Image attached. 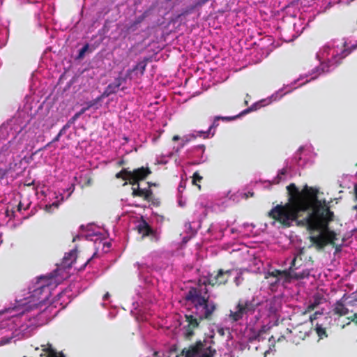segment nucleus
Wrapping results in <instances>:
<instances>
[{
    "label": "nucleus",
    "instance_id": "obj_1",
    "mask_svg": "<svg viewBox=\"0 0 357 357\" xmlns=\"http://www.w3.org/2000/svg\"><path fill=\"white\" fill-rule=\"evenodd\" d=\"M288 202L277 204L268 213V216L289 227L293 222L298 226L305 227L310 232L318 231L311 235L309 240L317 250H322L327 245L335 249V253L342 250V244H337V234L329 228V224L334 220V213L330 209L329 203L317 198L318 190L305 185L300 190L295 183L287 186Z\"/></svg>",
    "mask_w": 357,
    "mask_h": 357
},
{
    "label": "nucleus",
    "instance_id": "obj_2",
    "mask_svg": "<svg viewBox=\"0 0 357 357\" xmlns=\"http://www.w3.org/2000/svg\"><path fill=\"white\" fill-rule=\"evenodd\" d=\"M351 52V47L344 39L332 40L319 48L316 59L321 67H334L342 64Z\"/></svg>",
    "mask_w": 357,
    "mask_h": 357
},
{
    "label": "nucleus",
    "instance_id": "obj_3",
    "mask_svg": "<svg viewBox=\"0 0 357 357\" xmlns=\"http://www.w3.org/2000/svg\"><path fill=\"white\" fill-rule=\"evenodd\" d=\"M202 291L200 288L190 289L185 294V299L193 305L192 313L198 319L211 321L217 310V304L209 300L208 289H204V295H202Z\"/></svg>",
    "mask_w": 357,
    "mask_h": 357
},
{
    "label": "nucleus",
    "instance_id": "obj_4",
    "mask_svg": "<svg viewBox=\"0 0 357 357\" xmlns=\"http://www.w3.org/2000/svg\"><path fill=\"white\" fill-rule=\"evenodd\" d=\"M259 303L257 302L255 298L252 299L240 298L236 305V310L231 311L229 318L233 321H238L244 316L254 314Z\"/></svg>",
    "mask_w": 357,
    "mask_h": 357
},
{
    "label": "nucleus",
    "instance_id": "obj_5",
    "mask_svg": "<svg viewBox=\"0 0 357 357\" xmlns=\"http://www.w3.org/2000/svg\"><path fill=\"white\" fill-rule=\"evenodd\" d=\"M321 315H323L322 311H316L314 313L311 314L309 318L312 327L318 337V340L328 338L330 334L331 317H324V319L314 323L318 319V317Z\"/></svg>",
    "mask_w": 357,
    "mask_h": 357
},
{
    "label": "nucleus",
    "instance_id": "obj_6",
    "mask_svg": "<svg viewBox=\"0 0 357 357\" xmlns=\"http://www.w3.org/2000/svg\"><path fill=\"white\" fill-rule=\"evenodd\" d=\"M216 350L208 346L206 342L197 341L188 348H184L181 355L184 357H213Z\"/></svg>",
    "mask_w": 357,
    "mask_h": 357
},
{
    "label": "nucleus",
    "instance_id": "obj_7",
    "mask_svg": "<svg viewBox=\"0 0 357 357\" xmlns=\"http://www.w3.org/2000/svg\"><path fill=\"white\" fill-rule=\"evenodd\" d=\"M138 69L139 68H130L125 73L123 71L120 72L118 77L115 78L114 82L110 83L106 87L102 95L107 97L116 93L119 89L123 91L127 89V86L126 84L128 79H130V75Z\"/></svg>",
    "mask_w": 357,
    "mask_h": 357
},
{
    "label": "nucleus",
    "instance_id": "obj_8",
    "mask_svg": "<svg viewBox=\"0 0 357 357\" xmlns=\"http://www.w3.org/2000/svg\"><path fill=\"white\" fill-rule=\"evenodd\" d=\"M231 272V270L219 269L216 273H208L202 284L211 287L225 285L229 280Z\"/></svg>",
    "mask_w": 357,
    "mask_h": 357
},
{
    "label": "nucleus",
    "instance_id": "obj_9",
    "mask_svg": "<svg viewBox=\"0 0 357 357\" xmlns=\"http://www.w3.org/2000/svg\"><path fill=\"white\" fill-rule=\"evenodd\" d=\"M268 275L273 278H275V283L278 281L279 276H284L285 278H294L296 280H301L307 278L310 275V269H303L301 273H291L289 270L280 271L275 269L274 271L269 272Z\"/></svg>",
    "mask_w": 357,
    "mask_h": 357
},
{
    "label": "nucleus",
    "instance_id": "obj_10",
    "mask_svg": "<svg viewBox=\"0 0 357 357\" xmlns=\"http://www.w3.org/2000/svg\"><path fill=\"white\" fill-rule=\"evenodd\" d=\"M132 196L134 197H142L144 200L151 202L154 206H158L160 202L154 198L153 191L151 188H141L139 184L132 187Z\"/></svg>",
    "mask_w": 357,
    "mask_h": 357
},
{
    "label": "nucleus",
    "instance_id": "obj_11",
    "mask_svg": "<svg viewBox=\"0 0 357 357\" xmlns=\"http://www.w3.org/2000/svg\"><path fill=\"white\" fill-rule=\"evenodd\" d=\"M292 24H293V33L291 35V36H287L286 35V32L284 31V34L282 35V37L284 38V40L286 42H291L294 40L295 38L298 37L303 31L305 29V20L299 18H292Z\"/></svg>",
    "mask_w": 357,
    "mask_h": 357
},
{
    "label": "nucleus",
    "instance_id": "obj_12",
    "mask_svg": "<svg viewBox=\"0 0 357 357\" xmlns=\"http://www.w3.org/2000/svg\"><path fill=\"white\" fill-rule=\"evenodd\" d=\"M151 174V169L149 167H144L130 171V184L132 186L139 184V181L145 179Z\"/></svg>",
    "mask_w": 357,
    "mask_h": 357
},
{
    "label": "nucleus",
    "instance_id": "obj_13",
    "mask_svg": "<svg viewBox=\"0 0 357 357\" xmlns=\"http://www.w3.org/2000/svg\"><path fill=\"white\" fill-rule=\"evenodd\" d=\"M185 321L188 324L185 327V336L187 337H190L194 335L195 329L197 328L203 319H198L196 314H185Z\"/></svg>",
    "mask_w": 357,
    "mask_h": 357
},
{
    "label": "nucleus",
    "instance_id": "obj_14",
    "mask_svg": "<svg viewBox=\"0 0 357 357\" xmlns=\"http://www.w3.org/2000/svg\"><path fill=\"white\" fill-rule=\"evenodd\" d=\"M305 248L299 249L298 252L295 254L294 259H292L290 267L288 269L291 273H296L295 271L301 268L307 263L306 258L303 259V256L305 255Z\"/></svg>",
    "mask_w": 357,
    "mask_h": 357
},
{
    "label": "nucleus",
    "instance_id": "obj_15",
    "mask_svg": "<svg viewBox=\"0 0 357 357\" xmlns=\"http://www.w3.org/2000/svg\"><path fill=\"white\" fill-rule=\"evenodd\" d=\"M77 259V250L73 249L65 254L61 262L57 264V270H66L70 268Z\"/></svg>",
    "mask_w": 357,
    "mask_h": 357
},
{
    "label": "nucleus",
    "instance_id": "obj_16",
    "mask_svg": "<svg viewBox=\"0 0 357 357\" xmlns=\"http://www.w3.org/2000/svg\"><path fill=\"white\" fill-rule=\"evenodd\" d=\"M345 295L340 300L337 301L333 305V313L338 317H343L349 314V310L344 303Z\"/></svg>",
    "mask_w": 357,
    "mask_h": 357
},
{
    "label": "nucleus",
    "instance_id": "obj_17",
    "mask_svg": "<svg viewBox=\"0 0 357 357\" xmlns=\"http://www.w3.org/2000/svg\"><path fill=\"white\" fill-rule=\"evenodd\" d=\"M137 230L138 233L142 235V237L154 235L155 234V231L152 229V227L149 225V223L142 218L138 222V224L137 225Z\"/></svg>",
    "mask_w": 357,
    "mask_h": 357
},
{
    "label": "nucleus",
    "instance_id": "obj_18",
    "mask_svg": "<svg viewBox=\"0 0 357 357\" xmlns=\"http://www.w3.org/2000/svg\"><path fill=\"white\" fill-rule=\"evenodd\" d=\"M89 52V43L85 42L83 45H79L77 49L72 53V56L75 61H82L86 54Z\"/></svg>",
    "mask_w": 357,
    "mask_h": 357
},
{
    "label": "nucleus",
    "instance_id": "obj_19",
    "mask_svg": "<svg viewBox=\"0 0 357 357\" xmlns=\"http://www.w3.org/2000/svg\"><path fill=\"white\" fill-rule=\"evenodd\" d=\"M220 120V116H216L214 117L212 124L209 126L208 129L206 132H199V136L204 135V138H208L209 135L211 137L214 136L215 133V129L219 126L218 121Z\"/></svg>",
    "mask_w": 357,
    "mask_h": 357
},
{
    "label": "nucleus",
    "instance_id": "obj_20",
    "mask_svg": "<svg viewBox=\"0 0 357 357\" xmlns=\"http://www.w3.org/2000/svg\"><path fill=\"white\" fill-rule=\"evenodd\" d=\"M91 236V241H94V247L96 250V252L93 254V256L91 257V260L96 257L98 256V250L100 247H102V248L105 247L106 243L103 241V240L98 237V235L95 233H91L90 234Z\"/></svg>",
    "mask_w": 357,
    "mask_h": 357
},
{
    "label": "nucleus",
    "instance_id": "obj_21",
    "mask_svg": "<svg viewBox=\"0 0 357 357\" xmlns=\"http://www.w3.org/2000/svg\"><path fill=\"white\" fill-rule=\"evenodd\" d=\"M43 351L45 352L44 354H40V357H65L62 352H56L51 344L47 346L42 345Z\"/></svg>",
    "mask_w": 357,
    "mask_h": 357
},
{
    "label": "nucleus",
    "instance_id": "obj_22",
    "mask_svg": "<svg viewBox=\"0 0 357 357\" xmlns=\"http://www.w3.org/2000/svg\"><path fill=\"white\" fill-rule=\"evenodd\" d=\"M322 301V297L320 296L318 294H316L313 296V300L311 301L306 308L305 309L304 312H303V314H305L307 313L311 312L314 310H315L321 303Z\"/></svg>",
    "mask_w": 357,
    "mask_h": 357
},
{
    "label": "nucleus",
    "instance_id": "obj_23",
    "mask_svg": "<svg viewBox=\"0 0 357 357\" xmlns=\"http://www.w3.org/2000/svg\"><path fill=\"white\" fill-rule=\"evenodd\" d=\"M116 178H122L124 181L130 182V171L127 169H123L116 174Z\"/></svg>",
    "mask_w": 357,
    "mask_h": 357
},
{
    "label": "nucleus",
    "instance_id": "obj_24",
    "mask_svg": "<svg viewBox=\"0 0 357 357\" xmlns=\"http://www.w3.org/2000/svg\"><path fill=\"white\" fill-rule=\"evenodd\" d=\"M302 326L303 325H300L295 328L294 333L299 338L304 340L307 336H308V334L307 331H302Z\"/></svg>",
    "mask_w": 357,
    "mask_h": 357
},
{
    "label": "nucleus",
    "instance_id": "obj_25",
    "mask_svg": "<svg viewBox=\"0 0 357 357\" xmlns=\"http://www.w3.org/2000/svg\"><path fill=\"white\" fill-rule=\"evenodd\" d=\"M204 280H205V278L203 279V280L199 279L198 280V282H197V286L195 287H191L190 289H199V288H200V289L202 290V295H204V289H207L206 287L208 286V285H205V284H202V282H204Z\"/></svg>",
    "mask_w": 357,
    "mask_h": 357
},
{
    "label": "nucleus",
    "instance_id": "obj_26",
    "mask_svg": "<svg viewBox=\"0 0 357 357\" xmlns=\"http://www.w3.org/2000/svg\"><path fill=\"white\" fill-rule=\"evenodd\" d=\"M347 319H349V321L347 322L345 325H343L342 328H344L345 326H349L351 322L354 323V324L357 326V312L354 313L352 316L347 317Z\"/></svg>",
    "mask_w": 357,
    "mask_h": 357
},
{
    "label": "nucleus",
    "instance_id": "obj_27",
    "mask_svg": "<svg viewBox=\"0 0 357 357\" xmlns=\"http://www.w3.org/2000/svg\"><path fill=\"white\" fill-rule=\"evenodd\" d=\"M47 289H48V286L42 284L33 291V294L34 296L39 295Z\"/></svg>",
    "mask_w": 357,
    "mask_h": 357
},
{
    "label": "nucleus",
    "instance_id": "obj_28",
    "mask_svg": "<svg viewBox=\"0 0 357 357\" xmlns=\"http://www.w3.org/2000/svg\"><path fill=\"white\" fill-rule=\"evenodd\" d=\"M202 176L199 175L198 172H195L192 176V183L197 185V182H200L202 180Z\"/></svg>",
    "mask_w": 357,
    "mask_h": 357
},
{
    "label": "nucleus",
    "instance_id": "obj_29",
    "mask_svg": "<svg viewBox=\"0 0 357 357\" xmlns=\"http://www.w3.org/2000/svg\"><path fill=\"white\" fill-rule=\"evenodd\" d=\"M237 118H238V116H236V115L234 116H220V120L224 121H231L236 119Z\"/></svg>",
    "mask_w": 357,
    "mask_h": 357
},
{
    "label": "nucleus",
    "instance_id": "obj_30",
    "mask_svg": "<svg viewBox=\"0 0 357 357\" xmlns=\"http://www.w3.org/2000/svg\"><path fill=\"white\" fill-rule=\"evenodd\" d=\"M47 57V52L45 51L41 59L43 61V64L45 65L47 67H48L49 66L50 67H52L53 64H52V63L48 64L47 63L45 62V59Z\"/></svg>",
    "mask_w": 357,
    "mask_h": 357
},
{
    "label": "nucleus",
    "instance_id": "obj_31",
    "mask_svg": "<svg viewBox=\"0 0 357 357\" xmlns=\"http://www.w3.org/2000/svg\"><path fill=\"white\" fill-rule=\"evenodd\" d=\"M252 108H247L245 109H244L243 111H242L240 114H238L237 116H238V117H241L246 114H248L249 112H252Z\"/></svg>",
    "mask_w": 357,
    "mask_h": 357
},
{
    "label": "nucleus",
    "instance_id": "obj_32",
    "mask_svg": "<svg viewBox=\"0 0 357 357\" xmlns=\"http://www.w3.org/2000/svg\"><path fill=\"white\" fill-rule=\"evenodd\" d=\"M261 106V105L260 104V102H256V103L253 104L252 105H251L249 108H252V111H255V110H257L258 108H259Z\"/></svg>",
    "mask_w": 357,
    "mask_h": 357
},
{
    "label": "nucleus",
    "instance_id": "obj_33",
    "mask_svg": "<svg viewBox=\"0 0 357 357\" xmlns=\"http://www.w3.org/2000/svg\"><path fill=\"white\" fill-rule=\"evenodd\" d=\"M225 328L222 327H218L217 328L218 333L222 337L225 336Z\"/></svg>",
    "mask_w": 357,
    "mask_h": 357
},
{
    "label": "nucleus",
    "instance_id": "obj_34",
    "mask_svg": "<svg viewBox=\"0 0 357 357\" xmlns=\"http://www.w3.org/2000/svg\"><path fill=\"white\" fill-rule=\"evenodd\" d=\"M67 127H68V126H67V125L64 126H63V127L60 130V131L59 132V133H58V134H59V135H60L61 136L62 135H63V134H64V132H65V131H66V128H67Z\"/></svg>",
    "mask_w": 357,
    "mask_h": 357
},
{
    "label": "nucleus",
    "instance_id": "obj_35",
    "mask_svg": "<svg viewBox=\"0 0 357 357\" xmlns=\"http://www.w3.org/2000/svg\"><path fill=\"white\" fill-rule=\"evenodd\" d=\"M255 195V193L253 192H248V193H245L244 194V196L245 197V199H248V197H253Z\"/></svg>",
    "mask_w": 357,
    "mask_h": 357
},
{
    "label": "nucleus",
    "instance_id": "obj_36",
    "mask_svg": "<svg viewBox=\"0 0 357 357\" xmlns=\"http://www.w3.org/2000/svg\"><path fill=\"white\" fill-rule=\"evenodd\" d=\"M61 135L57 134L56 135V137L52 140V142H59L60 140V138H61Z\"/></svg>",
    "mask_w": 357,
    "mask_h": 357
},
{
    "label": "nucleus",
    "instance_id": "obj_37",
    "mask_svg": "<svg viewBox=\"0 0 357 357\" xmlns=\"http://www.w3.org/2000/svg\"><path fill=\"white\" fill-rule=\"evenodd\" d=\"M53 143H54V142H52V141H51V142H49V143H47L45 146H44L43 148L40 149H39V151L45 150L47 147L50 146V145H51L52 144H53Z\"/></svg>",
    "mask_w": 357,
    "mask_h": 357
},
{
    "label": "nucleus",
    "instance_id": "obj_38",
    "mask_svg": "<svg viewBox=\"0 0 357 357\" xmlns=\"http://www.w3.org/2000/svg\"><path fill=\"white\" fill-rule=\"evenodd\" d=\"M240 277L238 276V277H236L235 279H234V283L236 284V286H239L240 285Z\"/></svg>",
    "mask_w": 357,
    "mask_h": 357
},
{
    "label": "nucleus",
    "instance_id": "obj_39",
    "mask_svg": "<svg viewBox=\"0 0 357 357\" xmlns=\"http://www.w3.org/2000/svg\"><path fill=\"white\" fill-rule=\"evenodd\" d=\"M52 206L57 207L59 205L56 202L53 203L52 205H46V208H50Z\"/></svg>",
    "mask_w": 357,
    "mask_h": 357
},
{
    "label": "nucleus",
    "instance_id": "obj_40",
    "mask_svg": "<svg viewBox=\"0 0 357 357\" xmlns=\"http://www.w3.org/2000/svg\"><path fill=\"white\" fill-rule=\"evenodd\" d=\"M180 139V137L178 135H174L172 137V140L174 142L178 141Z\"/></svg>",
    "mask_w": 357,
    "mask_h": 357
},
{
    "label": "nucleus",
    "instance_id": "obj_41",
    "mask_svg": "<svg viewBox=\"0 0 357 357\" xmlns=\"http://www.w3.org/2000/svg\"><path fill=\"white\" fill-rule=\"evenodd\" d=\"M125 164V161L123 160H121L118 162V166L121 167Z\"/></svg>",
    "mask_w": 357,
    "mask_h": 357
},
{
    "label": "nucleus",
    "instance_id": "obj_42",
    "mask_svg": "<svg viewBox=\"0 0 357 357\" xmlns=\"http://www.w3.org/2000/svg\"><path fill=\"white\" fill-rule=\"evenodd\" d=\"M148 185H149V188H150L151 186H156V183H151V182H148Z\"/></svg>",
    "mask_w": 357,
    "mask_h": 357
},
{
    "label": "nucleus",
    "instance_id": "obj_43",
    "mask_svg": "<svg viewBox=\"0 0 357 357\" xmlns=\"http://www.w3.org/2000/svg\"><path fill=\"white\" fill-rule=\"evenodd\" d=\"M109 296V293H106V294L103 296V300H104V301H106Z\"/></svg>",
    "mask_w": 357,
    "mask_h": 357
},
{
    "label": "nucleus",
    "instance_id": "obj_44",
    "mask_svg": "<svg viewBox=\"0 0 357 357\" xmlns=\"http://www.w3.org/2000/svg\"><path fill=\"white\" fill-rule=\"evenodd\" d=\"M22 204L21 202L19 203V204L17 205V211H21L22 209Z\"/></svg>",
    "mask_w": 357,
    "mask_h": 357
},
{
    "label": "nucleus",
    "instance_id": "obj_45",
    "mask_svg": "<svg viewBox=\"0 0 357 357\" xmlns=\"http://www.w3.org/2000/svg\"><path fill=\"white\" fill-rule=\"evenodd\" d=\"M262 332H263V331H262V330L259 331V334H258V335H257V337H255V338H258V339L259 340L260 334H261Z\"/></svg>",
    "mask_w": 357,
    "mask_h": 357
},
{
    "label": "nucleus",
    "instance_id": "obj_46",
    "mask_svg": "<svg viewBox=\"0 0 357 357\" xmlns=\"http://www.w3.org/2000/svg\"><path fill=\"white\" fill-rule=\"evenodd\" d=\"M351 47L353 49L356 48V47H357V41L356 42V43H355V44L352 45Z\"/></svg>",
    "mask_w": 357,
    "mask_h": 357
},
{
    "label": "nucleus",
    "instance_id": "obj_47",
    "mask_svg": "<svg viewBox=\"0 0 357 357\" xmlns=\"http://www.w3.org/2000/svg\"><path fill=\"white\" fill-rule=\"evenodd\" d=\"M308 261L311 262V264H312L314 263V261L312 260V257H309Z\"/></svg>",
    "mask_w": 357,
    "mask_h": 357
},
{
    "label": "nucleus",
    "instance_id": "obj_48",
    "mask_svg": "<svg viewBox=\"0 0 357 357\" xmlns=\"http://www.w3.org/2000/svg\"><path fill=\"white\" fill-rule=\"evenodd\" d=\"M285 173H286V171H285V169H282L281 170V172H280V174H282V175H284Z\"/></svg>",
    "mask_w": 357,
    "mask_h": 357
},
{
    "label": "nucleus",
    "instance_id": "obj_49",
    "mask_svg": "<svg viewBox=\"0 0 357 357\" xmlns=\"http://www.w3.org/2000/svg\"><path fill=\"white\" fill-rule=\"evenodd\" d=\"M140 69H141V70H140V73H141L142 75H143V74H144V72L145 68H140Z\"/></svg>",
    "mask_w": 357,
    "mask_h": 357
},
{
    "label": "nucleus",
    "instance_id": "obj_50",
    "mask_svg": "<svg viewBox=\"0 0 357 357\" xmlns=\"http://www.w3.org/2000/svg\"><path fill=\"white\" fill-rule=\"evenodd\" d=\"M282 338H284V337L283 335H282L281 337H279L277 340L278 342L282 340Z\"/></svg>",
    "mask_w": 357,
    "mask_h": 357
},
{
    "label": "nucleus",
    "instance_id": "obj_51",
    "mask_svg": "<svg viewBox=\"0 0 357 357\" xmlns=\"http://www.w3.org/2000/svg\"><path fill=\"white\" fill-rule=\"evenodd\" d=\"M79 114H80V113H77V114L74 116V118H77Z\"/></svg>",
    "mask_w": 357,
    "mask_h": 357
},
{
    "label": "nucleus",
    "instance_id": "obj_52",
    "mask_svg": "<svg viewBox=\"0 0 357 357\" xmlns=\"http://www.w3.org/2000/svg\"><path fill=\"white\" fill-rule=\"evenodd\" d=\"M33 184V182H31V183H29V184H27L28 186H31V185Z\"/></svg>",
    "mask_w": 357,
    "mask_h": 357
},
{
    "label": "nucleus",
    "instance_id": "obj_53",
    "mask_svg": "<svg viewBox=\"0 0 357 357\" xmlns=\"http://www.w3.org/2000/svg\"><path fill=\"white\" fill-rule=\"evenodd\" d=\"M88 264H89V259H88L86 263H85V266L87 265Z\"/></svg>",
    "mask_w": 357,
    "mask_h": 357
},
{
    "label": "nucleus",
    "instance_id": "obj_54",
    "mask_svg": "<svg viewBox=\"0 0 357 357\" xmlns=\"http://www.w3.org/2000/svg\"><path fill=\"white\" fill-rule=\"evenodd\" d=\"M89 183V179H87L86 181V183Z\"/></svg>",
    "mask_w": 357,
    "mask_h": 357
},
{
    "label": "nucleus",
    "instance_id": "obj_55",
    "mask_svg": "<svg viewBox=\"0 0 357 357\" xmlns=\"http://www.w3.org/2000/svg\"><path fill=\"white\" fill-rule=\"evenodd\" d=\"M356 192V198H357V188H355Z\"/></svg>",
    "mask_w": 357,
    "mask_h": 357
},
{
    "label": "nucleus",
    "instance_id": "obj_56",
    "mask_svg": "<svg viewBox=\"0 0 357 357\" xmlns=\"http://www.w3.org/2000/svg\"><path fill=\"white\" fill-rule=\"evenodd\" d=\"M43 301H44V299H42L41 301H39V303H42Z\"/></svg>",
    "mask_w": 357,
    "mask_h": 357
},
{
    "label": "nucleus",
    "instance_id": "obj_57",
    "mask_svg": "<svg viewBox=\"0 0 357 357\" xmlns=\"http://www.w3.org/2000/svg\"><path fill=\"white\" fill-rule=\"evenodd\" d=\"M245 104L247 105L248 104V101H245Z\"/></svg>",
    "mask_w": 357,
    "mask_h": 357
},
{
    "label": "nucleus",
    "instance_id": "obj_58",
    "mask_svg": "<svg viewBox=\"0 0 357 357\" xmlns=\"http://www.w3.org/2000/svg\"><path fill=\"white\" fill-rule=\"evenodd\" d=\"M271 338L275 339V337L273 335H272Z\"/></svg>",
    "mask_w": 357,
    "mask_h": 357
},
{
    "label": "nucleus",
    "instance_id": "obj_59",
    "mask_svg": "<svg viewBox=\"0 0 357 357\" xmlns=\"http://www.w3.org/2000/svg\"><path fill=\"white\" fill-rule=\"evenodd\" d=\"M199 70V68H196V71H198Z\"/></svg>",
    "mask_w": 357,
    "mask_h": 357
},
{
    "label": "nucleus",
    "instance_id": "obj_60",
    "mask_svg": "<svg viewBox=\"0 0 357 357\" xmlns=\"http://www.w3.org/2000/svg\"><path fill=\"white\" fill-rule=\"evenodd\" d=\"M135 67H136V68H138L139 66H136ZM143 67H145V65H144Z\"/></svg>",
    "mask_w": 357,
    "mask_h": 357
},
{
    "label": "nucleus",
    "instance_id": "obj_61",
    "mask_svg": "<svg viewBox=\"0 0 357 357\" xmlns=\"http://www.w3.org/2000/svg\"><path fill=\"white\" fill-rule=\"evenodd\" d=\"M176 357H179V356H177Z\"/></svg>",
    "mask_w": 357,
    "mask_h": 357
},
{
    "label": "nucleus",
    "instance_id": "obj_62",
    "mask_svg": "<svg viewBox=\"0 0 357 357\" xmlns=\"http://www.w3.org/2000/svg\"><path fill=\"white\" fill-rule=\"evenodd\" d=\"M356 166H357V163H356Z\"/></svg>",
    "mask_w": 357,
    "mask_h": 357
}]
</instances>
